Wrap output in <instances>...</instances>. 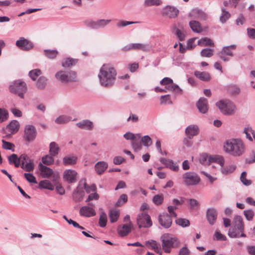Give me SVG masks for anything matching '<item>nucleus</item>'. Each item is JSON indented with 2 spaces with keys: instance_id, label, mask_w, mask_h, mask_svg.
Returning a JSON list of instances; mask_svg holds the SVG:
<instances>
[{
  "instance_id": "f257e3e1",
  "label": "nucleus",
  "mask_w": 255,
  "mask_h": 255,
  "mask_svg": "<svg viewBox=\"0 0 255 255\" xmlns=\"http://www.w3.org/2000/svg\"><path fill=\"white\" fill-rule=\"evenodd\" d=\"M117 76L115 69L108 64H104L100 70L98 77L102 86L111 87L114 85Z\"/></svg>"
},
{
  "instance_id": "f03ea898",
  "label": "nucleus",
  "mask_w": 255,
  "mask_h": 255,
  "mask_svg": "<svg viewBox=\"0 0 255 255\" xmlns=\"http://www.w3.org/2000/svg\"><path fill=\"white\" fill-rule=\"evenodd\" d=\"M225 152L234 157H239L244 154L246 146L240 138H232L227 140L224 145Z\"/></svg>"
},
{
  "instance_id": "7ed1b4c3",
  "label": "nucleus",
  "mask_w": 255,
  "mask_h": 255,
  "mask_svg": "<svg viewBox=\"0 0 255 255\" xmlns=\"http://www.w3.org/2000/svg\"><path fill=\"white\" fill-rule=\"evenodd\" d=\"M244 225L241 216L237 215L233 219L232 226L229 229L228 236L231 238L246 237L244 233Z\"/></svg>"
},
{
  "instance_id": "20e7f679",
  "label": "nucleus",
  "mask_w": 255,
  "mask_h": 255,
  "mask_svg": "<svg viewBox=\"0 0 255 255\" xmlns=\"http://www.w3.org/2000/svg\"><path fill=\"white\" fill-rule=\"evenodd\" d=\"M162 250L166 253H170L171 249L179 247L180 242L176 237L169 234H164L160 237Z\"/></svg>"
},
{
  "instance_id": "39448f33",
  "label": "nucleus",
  "mask_w": 255,
  "mask_h": 255,
  "mask_svg": "<svg viewBox=\"0 0 255 255\" xmlns=\"http://www.w3.org/2000/svg\"><path fill=\"white\" fill-rule=\"evenodd\" d=\"M9 91L14 94H17L18 96L21 99L24 98V94L27 90V88L26 83L21 80H15L9 86Z\"/></svg>"
},
{
  "instance_id": "423d86ee",
  "label": "nucleus",
  "mask_w": 255,
  "mask_h": 255,
  "mask_svg": "<svg viewBox=\"0 0 255 255\" xmlns=\"http://www.w3.org/2000/svg\"><path fill=\"white\" fill-rule=\"evenodd\" d=\"M216 106L225 115H232L236 111L235 105L229 100H222L216 103Z\"/></svg>"
},
{
  "instance_id": "0eeeda50",
  "label": "nucleus",
  "mask_w": 255,
  "mask_h": 255,
  "mask_svg": "<svg viewBox=\"0 0 255 255\" xmlns=\"http://www.w3.org/2000/svg\"><path fill=\"white\" fill-rule=\"evenodd\" d=\"M55 78L62 83H69L76 81V73L73 71L60 70L55 74Z\"/></svg>"
},
{
  "instance_id": "6e6552de",
  "label": "nucleus",
  "mask_w": 255,
  "mask_h": 255,
  "mask_svg": "<svg viewBox=\"0 0 255 255\" xmlns=\"http://www.w3.org/2000/svg\"><path fill=\"white\" fill-rule=\"evenodd\" d=\"M183 183L187 186H195L199 184L200 178L194 172H186L182 175Z\"/></svg>"
},
{
  "instance_id": "1a4fd4ad",
  "label": "nucleus",
  "mask_w": 255,
  "mask_h": 255,
  "mask_svg": "<svg viewBox=\"0 0 255 255\" xmlns=\"http://www.w3.org/2000/svg\"><path fill=\"white\" fill-rule=\"evenodd\" d=\"M137 224L139 228H148L152 225L150 216L144 212L138 214L137 217Z\"/></svg>"
},
{
  "instance_id": "9d476101",
  "label": "nucleus",
  "mask_w": 255,
  "mask_h": 255,
  "mask_svg": "<svg viewBox=\"0 0 255 255\" xmlns=\"http://www.w3.org/2000/svg\"><path fill=\"white\" fill-rule=\"evenodd\" d=\"M111 21V19H101L96 21L87 20L85 22L86 25L92 29L103 28Z\"/></svg>"
},
{
  "instance_id": "9b49d317",
  "label": "nucleus",
  "mask_w": 255,
  "mask_h": 255,
  "mask_svg": "<svg viewBox=\"0 0 255 255\" xmlns=\"http://www.w3.org/2000/svg\"><path fill=\"white\" fill-rule=\"evenodd\" d=\"M161 12L164 16H167L169 18H174L177 16L179 11L176 7L167 5L162 8Z\"/></svg>"
},
{
  "instance_id": "f8f14e48",
  "label": "nucleus",
  "mask_w": 255,
  "mask_h": 255,
  "mask_svg": "<svg viewBox=\"0 0 255 255\" xmlns=\"http://www.w3.org/2000/svg\"><path fill=\"white\" fill-rule=\"evenodd\" d=\"M36 136V130L32 125H27L24 130V138L25 140L31 142L33 141Z\"/></svg>"
},
{
  "instance_id": "ddd939ff",
  "label": "nucleus",
  "mask_w": 255,
  "mask_h": 255,
  "mask_svg": "<svg viewBox=\"0 0 255 255\" xmlns=\"http://www.w3.org/2000/svg\"><path fill=\"white\" fill-rule=\"evenodd\" d=\"M15 45L21 50L25 51L30 50L34 46L32 42L23 37H20L19 39L16 41Z\"/></svg>"
},
{
  "instance_id": "4468645a",
  "label": "nucleus",
  "mask_w": 255,
  "mask_h": 255,
  "mask_svg": "<svg viewBox=\"0 0 255 255\" xmlns=\"http://www.w3.org/2000/svg\"><path fill=\"white\" fill-rule=\"evenodd\" d=\"M20 124L16 120L11 121L5 128V133L6 136L16 133L19 130Z\"/></svg>"
},
{
  "instance_id": "2eb2a0df",
  "label": "nucleus",
  "mask_w": 255,
  "mask_h": 255,
  "mask_svg": "<svg viewBox=\"0 0 255 255\" xmlns=\"http://www.w3.org/2000/svg\"><path fill=\"white\" fill-rule=\"evenodd\" d=\"M158 222L163 228L168 229L172 225V219L169 215L167 213H163L159 215Z\"/></svg>"
},
{
  "instance_id": "dca6fc26",
  "label": "nucleus",
  "mask_w": 255,
  "mask_h": 255,
  "mask_svg": "<svg viewBox=\"0 0 255 255\" xmlns=\"http://www.w3.org/2000/svg\"><path fill=\"white\" fill-rule=\"evenodd\" d=\"M77 173L74 170H66L63 173V179L68 183H75L77 181L76 176Z\"/></svg>"
},
{
  "instance_id": "f3484780",
  "label": "nucleus",
  "mask_w": 255,
  "mask_h": 255,
  "mask_svg": "<svg viewBox=\"0 0 255 255\" xmlns=\"http://www.w3.org/2000/svg\"><path fill=\"white\" fill-rule=\"evenodd\" d=\"M218 213L214 208H208L206 211V218L211 225H213L216 222Z\"/></svg>"
},
{
  "instance_id": "a211bd4d",
  "label": "nucleus",
  "mask_w": 255,
  "mask_h": 255,
  "mask_svg": "<svg viewBox=\"0 0 255 255\" xmlns=\"http://www.w3.org/2000/svg\"><path fill=\"white\" fill-rule=\"evenodd\" d=\"M80 216L85 217H91L96 215L95 209L88 206H82L79 211Z\"/></svg>"
},
{
  "instance_id": "6ab92c4d",
  "label": "nucleus",
  "mask_w": 255,
  "mask_h": 255,
  "mask_svg": "<svg viewBox=\"0 0 255 255\" xmlns=\"http://www.w3.org/2000/svg\"><path fill=\"white\" fill-rule=\"evenodd\" d=\"M159 161L161 163L165 165L166 168H168L174 171H177L179 170V166L171 159L161 157Z\"/></svg>"
},
{
  "instance_id": "aec40b11",
  "label": "nucleus",
  "mask_w": 255,
  "mask_h": 255,
  "mask_svg": "<svg viewBox=\"0 0 255 255\" xmlns=\"http://www.w3.org/2000/svg\"><path fill=\"white\" fill-rule=\"evenodd\" d=\"M196 106L200 112L205 114L208 110V101L205 98H201L196 103Z\"/></svg>"
},
{
  "instance_id": "412c9836",
  "label": "nucleus",
  "mask_w": 255,
  "mask_h": 255,
  "mask_svg": "<svg viewBox=\"0 0 255 255\" xmlns=\"http://www.w3.org/2000/svg\"><path fill=\"white\" fill-rule=\"evenodd\" d=\"M199 132V129L197 126L191 125L188 126L185 129V133L189 138H193L197 135Z\"/></svg>"
},
{
  "instance_id": "4be33fe9",
  "label": "nucleus",
  "mask_w": 255,
  "mask_h": 255,
  "mask_svg": "<svg viewBox=\"0 0 255 255\" xmlns=\"http://www.w3.org/2000/svg\"><path fill=\"white\" fill-rule=\"evenodd\" d=\"M39 170L41 172V176L44 178H49L52 175L53 171L52 169L46 166L43 165L41 163L38 165Z\"/></svg>"
},
{
  "instance_id": "5701e85b",
  "label": "nucleus",
  "mask_w": 255,
  "mask_h": 255,
  "mask_svg": "<svg viewBox=\"0 0 255 255\" xmlns=\"http://www.w3.org/2000/svg\"><path fill=\"white\" fill-rule=\"evenodd\" d=\"M76 125L81 129L86 130H91L93 128V122L89 120H84L79 123H77Z\"/></svg>"
},
{
  "instance_id": "b1692460",
  "label": "nucleus",
  "mask_w": 255,
  "mask_h": 255,
  "mask_svg": "<svg viewBox=\"0 0 255 255\" xmlns=\"http://www.w3.org/2000/svg\"><path fill=\"white\" fill-rule=\"evenodd\" d=\"M77 157L74 155H67L63 158V163L64 165H74L76 164Z\"/></svg>"
},
{
  "instance_id": "393cba45",
  "label": "nucleus",
  "mask_w": 255,
  "mask_h": 255,
  "mask_svg": "<svg viewBox=\"0 0 255 255\" xmlns=\"http://www.w3.org/2000/svg\"><path fill=\"white\" fill-rule=\"evenodd\" d=\"M108 164L105 161H99L95 165V168L97 173L101 175L108 168Z\"/></svg>"
},
{
  "instance_id": "a878e982",
  "label": "nucleus",
  "mask_w": 255,
  "mask_h": 255,
  "mask_svg": "<svg viewBox=\"0 0 255 255\" xmlns=\"http://www.w3.org/2000/svg\"><path fill=\"white\" fill-rule=\"evenodd\" d=\"M193 18L199 20H206L207 15L202 11L198 9H193L190 14Z\"/></svg>"
},
{
  "instance_id": "bb28decb",
  "label": "nucleus",
  "mask_w": 255,
  "mask_h": 255,
  "mask_svg": "<svg viewBox=\"0 0 255 255\" xmlns=\"http://www.w3.org/2000/svg\"><path fill=\"white\" fill-rule=\"evenodd\" d=\"M226 89L229 94L232 96H237L241 92L240 87L235 84H230L226 87Z\"/></svg>"
},
{
  "instance_id": "cd10ccee",
  "label": "nucleus",
  "mask_w": 255,
  "mask_h": 255,
  "mask_svg": "<svg viewBox=\"0 0 255 255\" xmlns=\"http://www.w3.org/2000/svg\"><path fill=\"white\" fill-rule=\"evenodd\" d=\"M194 75L199 79L203 81H208L211 79V76L207 72L195 71Z\"/></svg>"
},
{
  "instance_id": "c85d7f7f",
  "label": "nucleus",
  "mask_w": 255,
  "mask_h": 255,
  "mask_svg": "<svg viewBox=\"0 0 255 255\" xmlns=\"http://www.w3.org/2000/svg\"><path fill=\"white\" fill-rule=\"evenodd\" d=\"M224 158L222 156L220 155H210L209 157V164L211 163L215 162L219 164L221 167L224 166Z\"/></svg>"
},
{
  "instance_id": "c756f323",
  "label": "nucleus",
  "mask_w": 255,
  "mask_h": 255,
  "mask_svg": "<svg viewBox=\"0 0 255 255\" xmlns=\"http://www.w3.org/2000/svg\"><path fill=\"white\" fill-rule=\"evenodd\" d=\"M131 231L129 226L124 224L122 226H119L118 228V234L122 237L128 235Z\"/></svg>"
},
{
  "instance_id": "7c9ffc66",
  "label": "nucleus",
  "mask_w": 255,
  "mask_h": 255,
  "mask_svg": "<svg viewBox=\"0 0 255 255\" xmlns=\"http://www.w3.org/2000/svg\"><path fill=\"white\" fill-rule=\"evenodd\" d=\"M109 216L111 223L117 222L120 217V212L117 209H112L109 211Z\"/></svg>"
},
{
  "instance_id": "2f4dec72",
  "label": "nucleus",
  "mask_w": 255,
  "mask_h": 255,
  "mask_svg": "<svg viewBox=\"0 0 255 255\" xmlns=\"http://www.w3.org/2000/svg\"><path fill=\"white\" fill-rule=\"evenodd\" d=\"M38 188L40 189H46L52 191L54 189V186L48 180H44L39 182Z\"/></svg>"
},
{
  "instance_id": "473e14b6",
  "label": "nucleus",
  "mask_w": 255,
  "mask_h": 255,
  "mask_svg": "<svg viewBox=\"0 0 255 255\" xmlns=\"http://www.w3.org/2000/svg\"><path fill=\"white\" fill-rule=\"evenodd\" d=\"M237 47L236 45L232 44L230 46H226L223 47L221 51L219 52L230 56H233V53L232 51V50H235Z\"/></svg>"
},
{
  "instance_id": "72a5a7b5",
  "label": "nucleus",
  "mask_w": 255,
  "mask_h": 255,
  "mask_svg": "<svg viewBox=\"0 0 255 255\" xmlns=\"http://www.w3.org/2000/svg\"><path fill=\"white\" fill-rule=\"evenodd\" d=\"M60 148L57 143L54 141L50 142L49 144V154L51 155L56 156L58 155Z\"/></svg>"
},
{
  "instance_id": "f704fd0d",
  "label": "nucleus",
  "mask_w": 255,
  "mask_h": 255,
  "mask_svg": "<svg viewBox=\"0 0 255 255\" xmlns=\"http://www.w3.org/2000/svg\"><path fill=\"white\" fill-rule=\"evenodd\" d=\"M133 50H141L143 51H148L150 46L146 43H132Z\"/></svg>"
},
{
  "instance_id": "c9c22d12",
  "label": "nucleus",
  "mask_w": 255,
  "mask_h": 255,
  "mask_svg": "<svg viewBox=\"0 0 255 255\" xmlns=\"http://www.w3.org/2000/svg\"><path fill=\"white\" fill-rule=\"evenodd\" d=\"M77 63V59L71 58H67L63 60V61L62 62V66L65 68H69L75 65Z\"/></svg>"
},
{
  "instance_id": "e433bc0d",
  "label": "nucleus",
  "mask_w": 255,
  "mask_h": 255,
  "mask_svg": "<svg viewBox=\"0 0 255 255\" xmlns=\"http://www.w3.org/2000/svg\"><path fill=\"white\" fill-rule=\"evenodd\" d=\"M198 45L201 46H214V43L210 38L208 37H204L199 39L198 41Z\"/></svg>"
},
{
  "instance_id": "4c0bfd02",
  "label": "nucleus",
  "mask_w": 255,
  "mask_h": 255,
  "mask_svg": "<svg viewBox=\"0 0 255 255\" xmlns=\"http://www.w3.org/2000/svg\"><path fill=\"white\" fill-rule=\"evenodd\" d=\"M72 121V117L67 115H61L56 118L55 122L57 124H64Z\"/></svg>"
},
{
  "instance_id": "58836bf2",
  "label": "nucleus",
  "mask_w": 255,
  "mask_h": 255,
  "mask_svg": "<svg viewBox=\"0 0 255 255\" xmlns=\"http://www.w3.org/2000/svg\"><path fill=\"white\" fill-rule=\"evenodd\" d=\"M8 161L9 164H14L15 167L19 166L18 157L16 154H12L8 157Z\"/></svg>"
},
{
  "instance_id": "ea45409f",
  "label": "nucleus",
  "mask_w": 255,
  "mask_h": 255,
  "mask_svg": "<svg viewBox=\"0 0 255 255\" xmlns=\"http://www.w3.org/2000/svg\"><path fill=\"white\" fill-rule=\"evenodd\" d=\"M47 81V78L44 76L40 77L36 82L37 88L41 90L44 89L46 85Z\"/></svg>"
},
{
  "instance_id": "a19ab883",
  "label": "nucleus",
  "mask_w": 255,
  "mask_h": 255,
  "mask_svg": "<svg viewBox=\"0 0 255 255\" xmlns=\"http://www.w3.org/2000/svg\"><path fill=\"white\" fill-rule=\"evenodd\" d=\"M189 25L191 29L195 32L199 33L201 31L200 23L195 20L190 21Z\"/></svg>"
},
{
  "instance_id": "79ce46f5",
  "label": "nucleus",
  "mask_w": 255,
  "mask_h": 255,
  "mask_svg": "<svg viewBox=\"0 0 255 255\" xmlns=\"http://www.w3.org/2000/svg\"><path fill=\"white\" fill-rule=\"evenodd\" d=\"M107 222V214L104 212L100 213L99 225L100 227L104 228L106 227Z\"/></svg>"
},
{
  "instance_id": "37998d69",
  "label": "nucleus",
  "mask_w": 255,
  "mask_h": 255,
  "mask_svg": "<svg viewBox=\"0 0 255 255\" xmlns=\"http://www.w3.org/2000/svg\"><path fill=\"white\" fill-rule=\"evenodd\" d=\"M43 52L47 58L51 59L55 58L58 54V51L56 50L45 49Z\"/></svg>"
},
{
  "instance_id": "c03bdc74",
  "label": "nucleus",
  "mask_w": 255,
  "mask_h": 255,
  "mask_svg": "<svg viewBox=\"0 0 255 255\" xmlns=\"http://www.w3.org/2000/svg\"><path fill=\"white\" fill-rule=\"evenodd\" d=\"M83 182L82 185L84 186V189L86 192L88 193H90L91 192H95L97 189L96 186L95 184H93L91 186H89L86 182V180L85 179H82Z\"/></svg>"
},
{
  "instance_id": "a18cd8bd",
  "label": "nucleus",
  "mask_w": 255,
  "mask_h": 255,
  "mask_svg": "<svg viewBox=\"0 0 255 255\" xmlns=\"http://www.w3.org/2000/svg\"><path fill=\"white\" fill-rule=\"evenodd\" d=\"M162 4L161 0H144V5L145 6H159Z\"/></svg>"
},
{
  "instance_id": "49530a36",
  "label": "nucleus",
  "mask_w": 255,
  "mask_h": 255,
  "mask_svg": "<svg viewBox=\"0 0 255 255\" xmlns=\"http://www.w3.org/2000/svg\"><path fill=\"white\" fill-rule=\"evenodd\" d=\"M41 74V71L40 69H35L30 71L28 75L33 81H35Z\"/></svg>"
},
{
  "instance_id": "de8ad7c7",
  "label": "nucleus",
  "mask_w": 255,
  "mask_h": 255,
  "mask_svg": "<svg viewBox=\"0 0 255 255\" xmlns=\"http://www.w3.org/2000/svg\"><path fill=\"white\" fill-rule=\"evenodd\" d=\"M55 156L51 155H46L42 157V162L47 165H51L54 162V159L53 157Z\"/></svg>"
},
{
  "instance_id": "09e8293b",
  "label": "nucleus",
  "mask_w": 255,
  "mask_h": 255,
  "mask_svg": "<svg viewBox=\"0 0 255 255\" xmlns=\"http://www.w3.org/2000/svg\"><path fill=\"white\" fill-rule=\"evenodd\" d=\"M8 118V111L4 108H0V123H1L7 120Z\"/></svg>"
},
{
  "instance_id": "8fccbe9b",
  "label": "nucleus",
  "mask_w": 255,
  "mask_h": 255,
  "mask_svg": "<svg viewBox=\"0 0 255 255\" xmlns=\"http://www.w3.org/2000/svg\"><path fill=\"white\" fill-rule=\"evenodd\" d=\"M176 223L183 228L187 227L190 226L189 220L184 218H179L176 220Z\"/></svg>"
},
{
  "instance_id": "3c124183",
  "label": "nucleus",
  "mask_w": 255,
  "mask_h": 255,
  "mask_svg": "<svg viewBox=\"0 0 255 255\" xmlns=\"http://www.w3.org/2000/svg\"><path fill=\"white\" fill-rule=\"evenodd\" d=\"M230 13L228 11H226L224 8H222V14L220 17V20L222 23H225L230 18Z\"/></svg>"
},
{
  "instance_id": "603ef678",
  "label": "nucleus",
  "mask_w": 255,
  "mask_h": 255,
  "mask_svg": "<svg viewBox=\"0 0 255 255\" xmlns=\"http://www.w3.org/2000/svg\"><path fill=\"white\" fill-rule=\"evenodd\" d=\"M214 49L210 48H205L200 52V55L204 57H211L213 55Z\"/></svg>"
},
{
  "instance_id": "864d4df0",
  "label": "nucleus",
  "mask_w": 255,
  "mask_h": 255,
  "mask_svg": "<svg viewBox=\"0 0 255 255\" xmlns=\"http://www.w3.org/2000/svg\"><path fill=\"white\" fill-rule=\"evenodd\" d=\"M131 146L134 151L137 152L141 149L142 144L140 141L134 139L131 141Z\"/></svg>"
},
{
  "instance_id": "5fc2aeb1",
  "label": "nucleus",
  "mask_w": 255,
  "mask_h": 255,
  "mask_svg": "<svg viewBox=\"0 0 255 255\" xmlns=\"http://www.w3.org/2000/svg\"><path fill=\"white\" fill-rule=\"evenodd\" d=\"M128 201V196L126 194H122L116 203L115 205L118 207H120L122 206L124 203H126Z\"/></svg>"
},
{
  "instance_id": "6e6d98bb",
  "label": "nucleus",
  "mask_w": 255,
  "mask_h": 255,
  "mask_svg": "<svg viewBox=\"0 0 255 255\" xmlns=\"http://www.w3.org/2000/svg\"><path fill=\"white\" fill-rule=\"evenodd\" d=\"M236 169V166L231 165L226 167H222L221 172L223 174H228L233 173Z\"/></svg>"
},
{
  "instance_id": "4d7b16f0",
  "label": "nucleus",
  "mask_w": 255,
  "mask_h": 255,
  "mask_svg": "<svg viewBox=\"0 0 255 255\" xmlns=\"http://www.w3.org/2000/svg\"><path fill=\"white\" fill-rule=\"evenodd\" d=\"M141 142L144 146L148 147L152 144V140L149 136L144 135L141 137Z\"/></svg>"
},
{
  "instance_id": "13d9d810",
  "label": "nucleus",
  "mask_w": 255,
  "mask_h": 255,
  "mask_svg": "<svg viewBox=\"0 0 255 255\" xmlns=\"http://www.w3.org/2000/svg\"><path fill=\"white\" fill-rule=\"evenodd\" d=\"M21 168L27 172L33 171L34 169V164L30 159H29L28 162L24 164V166H21Z\"/></svg>"
},
{
  "instance_id": "bf43d9fd",
  "label": "nucleus",
  "mask_w": 255,
  "mask_h": 255,
  "mask_svg": "<svg viewBox=\"0 0 255 255\" xmlns=\"http://www.w3.org/2000/svg\"><path fill=\"white\" fill-rule=\"evenodd\" d=\"M164 200V197L163 195L157 194L155 195L152 199V201L154 204L159 205L161 204Z\"/></svg>"
},
{
  "instance_id": "052dcab7",
  "label": "nucleus",
  "mask_w": 255,
  "mask_h": 255,
  "mask_svg": "<svg viewBox=\"0 0 255 255\" xmlns=\"http://www.w3.org/2000/svg\"><path fill=\"white\" fill-rule=\"evenodd\" d=\"M1 141L2 143V147L3 148L7 150H11L12 151H14L13 148L14 147V145L13 143L6 141L4 139H2Z\"/></svg>"
},
{
  "instance_id": "680f3d73",
  "label": "nucleus",
  "mask_w": 255,
  "mask_h": 255,
  "mask_svg": "<svg viewBox=\"0 0 255 255\" xmlns=\"http://www.w3.org/2000/svg\"><path fill=\"white\" fill-rule=\"evenodd\" d=\"M174 33L177 36L180 41H183L184 40L185 34L180 29L175 26L174 27Z\"/></svg>"
},
{
  "instance_id": "e2e57ef3",
  "label": "nucleus",
  "mask_w": 255,
  "mask_h": 255,
  "mask_svg": "<svg viewBox=\"0 0 255 255\" xmlns=\"http://www.w3.org/2000/svg\"><path fill=\"white\" fill-rule=\"evenodd\" d=\"M245 163L252 164L255 162V151L252 150L249 155V156L246 158L245 160Z\"/></svg>"
},
{
  "instance_id": "0e129e2a",
  "label": "nucleus",
  "mask_w": 255,
  "mask_h": 255,
  "mask_svg": "<svg viewBox=\"0 0 255 255\" xmlns=\"http://www.w3.org/2000/svg\"><path fill=\"white\" fill-rule=\"evenodd\" d=\"M82 182H83V180H81L79 181L78 186L73 191V194L84 195V191L83 189Z\"/></svg>"
},
{
  "instance_id": "69168bd1",
  "label": "nucleus",
  "mask_w": 255,
  "mask_h": 255,
  "mask_svg": "<svg viewBox=\"0 0 255 255\" xmlns=\"http://www.w3.org/2000/svg\"><path fill=\"white\" fill-rule=\"evenodd\" d=\"M24 176L26 180L31 183H37L35 177L31 173H25L24 174Z\"/></svg>"
},
{
  "instance_id": "338daca9",
  "label": "nucleus",
  "mask_w": 255,
  "mask_h": 255,
  "mask_svg": "<svg viewBox=\"0 0 255 255\" xmlns=\"http://www.w3.org/2000/svg\"><path fill=\"white\" fill-rule=\"evenodd\" d=\"M244 213L247 220H252L254 216V212L252 210H245Z\"/></svg>"
},
{
  "instance_id": "774afa93",
  "label": "nucleus",
  "mask_w": 255,
  "mask_h": 255,
  "mask_svg": "<svg viewBox=\"0 0 255 255\" xmlns=\"http://www.w3.org/2000/svg\"><path fill=\"white\" fill-rule=\"evenodd\" d=\"M214 237L216 238V240L217 241H226L227 238L226 237L221 234L218 231H216L214 235Z\"/></svg>"
}]
</instances>
